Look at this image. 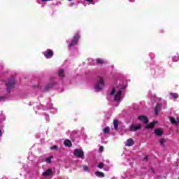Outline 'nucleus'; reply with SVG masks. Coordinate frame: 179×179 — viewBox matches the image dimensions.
<instances>
[{
    "label": "nucleus",
    "instance_id": "nucleus-20",
    "mask_svg": "<svg viewBox=\"0 0 179 179\" xmlns=\"http://www.w3.org/2000/svg\"><path fill=\"white\" fill-rule=\"evenodd\" d=\"M159 143L162 145V146H164V143H166V140L164 138H162L159 140Z\"/></svg>",
    "mask_w": 179,
    "mask_h": 179
},
{
    "label": "nucleus",
    "instance_id": "nucleus-16",
    "mask_svg": "<svg viewBox=\"0 0 179 179\" xmlns=\"http://www.w3.org/2000/svg\"><path fill=\"white\" fill-rule=\"evenodd\" d=\"M156 124H157V122H153L150 123V124L147 125L145 127V128H147V129L153 128V127H155V125H156Z\"/></svg>",
    "mask_w": 179,
    "mask_h": 179
},
{
    "label": "nucleus",
    "instance_id": "nucleus-9",
    "mask_svg": "<svg viewBox=\"0 0 179 179\" xmlns=\"http://www.w3.org/2000/svg\"><path fill=\"white\" fill-rule=\"evenodd\" d=\"M155 134L157 136H162V135H163V130L162 129H156L155 130Z\"/></svg>",
    "mask_w": 179,
    "mask_h": 179
},
{
    "label": "nucleus",
    "instance_id": "nucleus-1",
    "mask_svg": "<svg viewBox=\"0 0 179 179\" xmlns=\"http://www.w3.org/2000/svg\"><path fill=\"white\" fill-rule=\"evenodd\" d=\"M125 87H127V86L124 85H118L115 87L113 88V90L110 92V96H114L115 94V101H121V96L124 90H125Z\"/></svg>",
    "mask_w": 179,
    "mask_h": 179
},
{
    "label": "nucleus",
    "instance_id": "nucleus-36",
    "mask_svg": "<svg viewBox=\"0 0 179 179\" xmlns=\"http://www.w3.org/2000/svg\"><path fill=\"white\" fill-rule=\"evenodd\" d=\"M69 1H72V0H69Z\"/></svg>",
    "mask_w": 179,
    "mask_h": 179
},
{
    "label": "nucleus",
    "instance_id": "nucleus-13",
    "mask_svg": "<svg viewBox=\"0 0 179 179\" xmlns=\"http://www.w3.org/2000/svg\"><path fill=\"white\" fill-rule=\"evenodd\" d=\"M160 108H162V104H160V103L157 104V106H156L155 110L156 115H157V114H159V111H160Z\"/></svg>",
    "mask_w": 179,
    "mask_h": 179
},
{
    "label": "nucleus",
    "instance_id": "nucleus-26",
    "mask_svg": "<svg viewBox=\"0 0 179 179\" xmlns=\"http://www.w3.org/2000/svg\"><path fill=\"white\" fill-rule=\"evenodd\" d=\"M6 99V97L3 96H0V101H3Z\"/></svg>",
    "mask_w": 179,
    "mask_h": 179
},
{
    "label": "nucleus",
    "instance_id": "nucleus-2",
    "mask_svg": "<svg viewBox=\"0 0 179 179\" xmlns=\"http://www.w3.org/2000/svg\"><path fill=\"white\" fill-rule=\"evenodd\" d=\"M104 78L103 77H99L96 80V84L94 86L95 92H100L105 86Z\"/></svg>",
    "mask_w": 179,
    "mask_h": 179
},
{
    "label": "nucleus",
    "instance_id": "nucleus-23",
    "mask_svg": "<svg viewBox=\"0 0 179 179\" xmlns=\"http://www.w3.org/2000/svg\"><path fill=\"white\" fill-rule=\"evenodd\" d=\"M173 61H174V62H178V61H179V56H175L173 57Z\"/></svg>",
    "mask_w": 179,
    "mask_h": 179
},
{
    "label": "nucleus",
    "instance_id": "nucleus-7",
    "mask_svg": "<svg viewBox=\"0 0 179 179\" xmlns=\"http://www.w3.org/2000/svg\"><path fill=\"white\" fill-rule=\"evenodd\" d=\"M142 128V126L141 124H133L130 126L129 129L131 131V132H135V131H138Z\"/></svg>",
    "mask_w": 179,
    "mask_h": 179
},
{
    "label": "nucleus",
    "instance_id": "nucleus-19",
    "mask_svg": "<svg viewBox=\"0 0 179 179\" xmlns=\"http://www.w3.org/2000/svg\"><path fill=\"white\" fill-rule=\"evenodd\" d=\"M103 132L105 134H108V132H110V127H105L103 129Z\"/></svg>",
    "mask_w": 179,
    "mask_h": 179
},
{
    "label": "nucleus",
    "instance_id": "nucleus-3",
    "mask_svg": "<svg viewBox=\"0 0 179 179\" xmlns=\"http://www.w3.org/2000/svg\"><path fill=\"white\" fill-rule=\"evenodd\" d=\"M74 156H76L78 159H84L85 152H83V150L82 149H76L74 150Z\"/></svg>",
    "mask_w": 179,
    "mask_h": 179
},
{
    "label": "nucleus",
    "instance_id": "nucleus-22",
    "mask_svg": "<svg viewBox=\"0 0 179 179\" xmlns=\"http://www.w3.org/2000/svg\"><path fill=\"white\" fill-rule=\"evenodd\" d=\"M96 62H97V64H104V60L103 59H96Z\"/></svg>",
    "mask_w": 179,
    "mask_h": 179
},
{
    "label": "nucleus",
    "instance_id": "nucleus-25",
    "mask_svg": "<svg viewBox=\"0 0 179 179\" xmlns=\"http://www.w3.org/2000/svg\"><path fill=\"white\" fill-rule=\"evenodd\" d=\"M83 169L84 171H89V166H87L86 165H83Z\"/></svg>",
    "mask_w": 179,
    "mask_h": 179
},
{
    "label": "nucleus",
    "instance_id": "nucleus-8",
    "mask_svg": "<svg viewBox=\"0 0 179 179\" xmlns=\"http://www.w3.org/2000/svg\"><path fill=\"white\" fill-rule=\"evenodd\" d=\"M139 121H143L144 124H148L149 122V120H148V117L146 116H138Z\"/></svg>",
    "mask_w": 179,
    "mask_h": 179
},
{
    "label": "nucleus",
    "instance_id": "nucleus-30",
    "mask_svg": "<svg viewBox=\"0 0 179 179\" xmlns=\"http://www.w3.org/2000/svg\"><path fill=\"white\" fill-rule=\"evenodd\" d=\"M103 149H104V147H103V146H101L100 148H99V150L101 152V151H103Z\"/></svg>",
    "mask_w": 179,
    "mask_h": 179
},
{
    "label": "nucleus",
    "instance_id": "nucleus-11",
    "mask_svg": "<svg viewBox=\"0 0 179 179\" xmlns=\"http://www.w3.org/2000/svg\"><path fill=\"white\" fill-rule=\"evenodd\" d=\"M134 139H132V138L128 139L125 142L126 146H132V145H134Z\"/></svg>",
    "mask_w": 179,
    "mask_h": 179
},
{
    "label": "nucleus",
    "instance_id": "nucleus-15",
    "mask_svg": "<svg viewBox=\"0 0 179 179\" xmlns=\"http://www.w3.org/2000/svg\"><path fill=\"white\" fill-rule=\"evenodd\" d=\"M64 143L65 146H68L69 148L72 146V143L69 140H65Z\"/></svg>",
    "mask_w": 179,
    "mask_h": 179
},
{
    "label": "nucleus",
    "instance_id": "nucleus-10",
    "mask_svg": "<svg viewBox=\"0 0 179 179\" xmlns=\"http://www.w3.org/2000/svg\"><path fill=\"white\" fill-rule=\"evenodd\" d=\"M51 174H52V169H49L43 172V176H44V177H47L48 176H51Z\"/></svg>",
    "mask_w": 179,
    "mask_h": 179
},
{
    "label": "nucleus",
    "instance_id": "nucleus-28",
    "mask_svg": "<svg viewBox=\"0 0 179 179\" xmlns=\"http://www.w3.org/2000/svg\"><path fill=\"white\" fill-rule=\"evenodd\" d=\"M87 2H90V3H92V5H94V1L93 0H85Z\"/></svg>",
    "mask_w": 179,
    "mask_h": 179
},
{
    "label": "nucleus",
    "instance_id": "nucleus-24",
    "mask_svg": "<svg viewBox=\"0 0 179 179\" xmlns=\"http://www.w3.org/2000/svg\"><path fill=\"white\" fill-rule=\"evenodd\" d=\"M53 86H54V83H52L49 84V85L46 87L45 90H48V89L52 87Z\"/></svg>",
    "mask_w": 179,
    "mask_h": 179
},
{
    "label": "nucleus",
    "instance_id": "nucleus-31",
    "mask_svg": "<svg viewBox=\"0 0 179 179\" xmlns=\"http://www.w3.org/2000/svg\"><path fill=\"white\" fill-rule=\"evenodd\" d=\"M46 120H47V121H50V117L48 115L46 116Z\"/></svg>",
    "mask_w": 179,
    "mask_h": 179
},
{
    "label": "nucleus",
    "instance_id": "nucleus-35",
    "mask_svg": "<svg viewBox=\"0 0 179 179\" xmlns=\"http://www.w3.org/2000/svg\"><path fill=\"white\" fill-rule=\"evenodd\" d=\"M7 92H8V93H9V90H7Z\"/></svg>",
    "mask_w": 179,
    "mask_h": 179
},
{
    "label": "nucleus",
    "instance_id": "nucleus-32",
    "mask_svg": "<svg viewBox=\"0 0 179 179\" xmlns=\"http://www.w3.org/2000/svg\"><path fill=\"white\" fill-rule=\"evenodd\" d=\"M146 161H148V157H144V162H146Z\"/></svg>",
    "mask_w": 179,
    "mask_h": 179
},
{
    "label": "nucleus",
    "instance_id": "nucleus-33",
    "mask_svg": "<svg viewBox=\"0 0 179 179\" xmlns=\"http://www.w3.org/2000/svg\"><path fill=\"white\" fill-rule=\"evenodd\" d=\"M0 136H2V130L0 129Z\"/></svg>",
    "mask_w": 179,
    "mask_h": 179
},
{
    "label": "nucleus",
    "instance_id": "nucleus-21",
    "mask_svg": "<svg viewBox=\"0 0 179 179\" xmlns=\"http://www.w3.org/2000/svg\"><path fill=\"white\" fill-rule=\"evenodd\" d=\"M53 157H54L50 156V157L46 158V160H45L46 163L51 164V159H53Z\"/></svg>",
    "mask_w": 179,
    "mask_h": 179
},
{
    "label": "nucleus",
    "instance_id": "nucleus-5",
    "mask_svg": "<svg viewBox=\"0 0 179 179\" xmlns=\"http://www.w3.org/2000/svg\"><path fill=\"white\" fill-rule=\"evenodd\" d=\"M15 78H10L8 79L6 83V86H7V87H9L10 89L12 87H15Z\"/></svg>",
    "mask_w": 179,
    "mask_h": 179
},
{
    "label": "nucleus",
    "instance_id": "nucleus-29",
    "mask_svg": "<svg viewBox=\"0 0 179 179\" xmlns=\"http://www.w3.org/2000/svg\"><path fill=\"white\" fill-rule=\"evenodd\" d=\"M51 149H52V150H55V149H58V147H57V145H53V146L51 147Z\"/></svg>",
    "mask_w": 179,
    "mask_h": 179
},
{
    "label": "nucleus",
    "instance_id": "nucleus-17",
    "mask_svg": "<svg viewBox=\"0 0 179 179\" xmlns=\"http://www.w3.org/2000/svg\"><path fill=\"white\" fill-rule=\"evenodd\" d=\"M113 125L115 129H118V120H113Z\"/></svg>",
    "mask_w": 179,
    "mask_h": 179
},
{
    "label": "nucleus",
    "instance_id": "nucleus-12",
    "mask_svg": "<svg viewBox=\"0 0 179 179\" xmlns=\"http://www.w3.org/2000/svg\"><path fill=\"white\" fill-rule=\"evenodd\" d=\"M95 176H96V177H99V178H104L105 177L104 173L100 171H96Z\"/></svg>",
    "mask_w": 179,
    "mask_h": 179
},
{
    "label": "nucleus",
    "instance_id": "nucleus-14",
    "mask_svg": "<svg viewBox=\"0 0 179 179\" xmlns=\"http://www.w3.org/2000/svg\"><path fill=\"white\" fill-rule=\"evenodd\" d=\"M58 75L60 78H64L65 76V72L64 69L59 70Z\"/></svg>",
    "mask_w": 179,
    "mask_h": 179
},
{
    "label": "nucleus",
    "instance_id": "nucleus-6",
    "mask_svg": "<svg viewBox=\"0 0 179 179\" xmlns=\"http://www.w3.org/2000/svg\"><path fill=\"white\" fill-rule=\"evenodd\" d=\"M43 55H44V57H45V58L48 59L50 58H52V56L54 55V52L48 49L46 51L43 52Z\"/></svg>",
    "mask_w": 179,
    "mask_h": 179
},
{
    "label": "nucleus",
    "instance_id": "nucleus-18",
    "mask_svg": "<svg viewBox=\"0 0 179 179\" xmlns=\"http://www.w3.org/2000/svg\"><path fill=\"white\" fill-rule=\"evenodd\" d=\"M170 96H171L172 99H178V94L177 93H170Z\"/></svg>",
    "mask_w": 179,
    "mask_h": 179
},
{
    "label": "nucleus",
    "instance_id": "nucleus-4",
    "mask_svg": "<svg viewBox=\"0 0 179 179\" xmlns=\"http://www.w3.org/2000/svg\"><path fill=\"white\" fill-rule=\"evenodd\" d=\"M78 40H79V34H77L74 36L73 40L69 45V48H71V47H73V45H76L78 44Z\"/></svg>",
    "mask_w": 179,
    "mask_h": 179
},
{
    "label": "nucleus",
    "instance_id": "nucleus-34",
    "mask_svg": "<svg viewBox=\"0 0 179 179\" xmlns=\"http://www.w3.org/2000/svg\"><path fill=\"white\" fill-rule=\"evenodd\" d=\"M130 2H134L135 0H129Z\"/></svg>",
    "mask_w": 179,
    "mask_h": 179
},
{
    "label": "nucleus",
    "instance_id": "nucleus-27",
    "mask_svg": "<svg viewBox=\"0 0 179 179\" xmlns=\"http://www.w3.org/2000/svg\"><path fill=\"white\" fill-rule=\"evenodd\" d=\"M98 167H99V169H103V167H104V164L100 163V164L98 165Z\"/></svg>",
    "mask_w": 179,
    "mask_h": 179
}]
</instances>
